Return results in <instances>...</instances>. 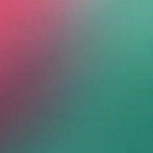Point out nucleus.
Instances as JSON below:
<instances>
[{"mask_svg": "<svg viewBox=\"0 0 153 153\" xmlns=\"http://www.w3.org/2000/svg\"><path fill=\"white\" fill-rule=\"evenodd\" d=\"M144 137H145V134H144Z\"/></svg>", "mask_w": 153, "mask_h": 153, "instance_id": "1", "label": "nucleus"}, {"mask_svg": "<svg viewBox=\"0 0 153 153\" xmlns=\"http://www.w3.org/2000/svg\"><path fill=\"white\" fill-rule=\"evenodd\" d=\"M144 137H145V134H144Z\"/></svg>", "mask_w": 153, "mask_h": 153, "instance_id": "2", "label": "nucleus"}, {"mask_svg": "<svg viewBox=\"0 0 153 153\" xmlns=\"http://www.w3.org/2000/svg\"><path fill=\"white\" fill-rule=\"evenodd\" d=\"M144 137H145V134H144Z\"/></svg>", "mask_w": 153, "mask_h": 153, "instance_id": "3", "label": "nucleus"}, {"mask_svg": "<svg viewBox=\"0 0 153 153\" xmlns=\"http://www.w3.org/2000/svg\"><path fill=\"white\" fill-rule=\"evenodd\" d=\"M144 137H145V134H144Z\"/></svg>", "mask_w": 153, "mask_h": 153, "instance_id": "4", "label": "nucleus"}, {"mask_svg": "<svg viewBox=\"0 0 153 153\" xmlns=\"http://www.w3.org/2000/svg\"><path fill=\"white\" fill-rule=\"evenodd\" d=\"M144 147H145V146H144Z\"/></svg>", "mask_w": 153, "mask_h": 153, "instance_id": "5", "label": "nucleus"}]
</instances>
